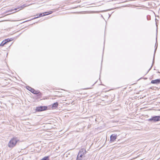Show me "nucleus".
<instances>
[{"label": "nucleus", "instance_id": "nucleus-1", "mask_svg": "<svg viewBox=\"0 0 160 160\" xmlns=\"http://www.w3.org/2000/svg\"><path fill=\"white\" fill-rule=\"evenodd\" d=\"M19 141V139L16 137H13L9 142L8 144V146L10 148H12L16 145V143Z\"/></svg>", "mask_w": 160, "mask_h": 160}, {"label": "nucleus", "instance_id": "nucleus-2", "mask_svg": "<svg viewBox=\"0 0 160 160\" xmlns=\"http://www.w3.org/2000/svg\"><path fill=\"white\" fill-rule=\"evenodd\" d=\"M86 153V151L85 149L82 148L80 150L78 155H79L80 157L82 158Z\"/></svg>", "mask_w": 160, "mask_h": 160}, {"label": "nucleus", "instance_id": "nucleus-3", "mask_svg": "<svg viewBox=\"0 0 160 160\" xmlns=\"http://www.w3.org/2000/svg\"><path fill=\"white\" fill-rule=\"evenodd\" d=\"M150 121H154L156 122L160 120V116H156L152 117L151 118L149 119Z\"/></svg>", "mask_w": 160, "mask_h": 160}, {"label": "nucleus", "instance_id": "nucleus-4", "mask_svg": "<svg viewBox=\"0 0 160 160\" xmlns=\"http://www.w3.org/2000/svg\"><path fill=\"white\" fill-rule=\"evenodd\" d=\"M47 108V107L46 106H40L37 107L36 108V110L38 111H42L46 110Z\"/></svg>", "mask_w": 160, "mask_h": 160}, {"label": "nucleus", "instance_id": "nucleus-5", "mask_svg": "<svg viewBox=\"0 0 160 160\" xmlns=\"http://www.w3.org/2000/svg\"><path fill=\"white\" fill-rule=\"evenodd\" d=\"M52 11H50L49 12H45L44 13H41L39 15H38V17L42 16H44L46 15H48L49 14H50L52 13Z\"/></svg>", "mask_w": 160, "mask_h": 160}, {"label": "nucleus", "instance_id": "nucleus-6", "mask_svg": "<svg viewBox=\"0 0 160 160\" xmlns=\"http://www.w3.org/2000/svg\"><path fill=\"white\" fill-rule=\"evenodd\" d=\"M117 135L115 134L112 135L110 136V141L112 142L114 141L117 138Z\"/></svg>", "mask_w": 160, "mask_h": 160}, {"label": "nucleus", "instance_id": "nucleus-7", "mask_svg": "<svg viewBox=\"0 0 160 160\" xmlns=\"http://www.w3.org/2000/svg\"><path fill=\"white\" fill-rule=\"evenodd\" d=\"M28 89L32 93L35 94H37L39 92L38 91H36L34 89L31 87H29V89Z\"/></svg>", "mask_w": 160, "mask_h": 160}, {"label": "nucleus", "instance_id": "nucleus-8", "mask_svg": "<svg viewBox=\"0 0 160 160\" xmlns=\"http://www.w3.org/2000/svg\"><path fill=\"white\" fill-rule=\"evenodd\" d=\"M151 83L153 84H158L160 83V79H157L152 80L151 81Z\"/></svg>", "mask_w": 160, "mask_h": 160}, {"label": "nucleus", "instance_id": "nucleus-9", "mask_svg": "<svg viewBox=\"0 0 160 160\" xmlns=\"http://www.w3.org/2000/svg\"><path fill=\"white\" fill-rule=\"evenodd\" d=\"M8 39H7V40H5V41H3L0 44V46H3L7 42H8L9 41H12V40H11L10 39L9 40H8Z\"/></svg>", "mask_w": 160, "mask_h": 160}, {"label": "nucleus", "instance_id": "nucleus-10", "mask_svg": "<svg viewBox=\"0 0 160 160\" xmlns=\"http://www.w3.org/2000/svg\"><path fill=\"white\" fill-rule=\"evenodd\" d=\"M27 6H28V5H26V4H24L23 5H22L20 7H18V8H16L14 9V10H17L18 9V8H20V10L22 9L24 7H25Z\"/></svg>", "mask_w": 160, "mask_h": 160}, {"label": "nucleus", "instance_id": "nucleus-11", "mask_svg": "<svg viewBox=\"0 0 160 160\" xmlns=\"http://www.w3.org/2000/svg\"><path fill=\"white\" fill-rule=\"evenodd\" d=\"M58 105V103L57 102L54 103L52 105V108H55L57 107Z\"/></svg>", "mask_w": 160, "mask_h": 160}, {"label": "nucleus", "instance_id": "nucleus-12", "mask_svg": "<svg viewBox=\"0 0 160 160\" xmlns=\"http://www.w3.org/2000/svg\"><path fill=\"white\" fill-rule=\"evenodd\" d=\"M82 158L80 157L79 155H78L77 157V160H82Z\"/></svg>", "mask_w": 160, "mask_h": 160}, {"label": "nucleus", "instance_id": "nucleus-13", "mask_svg": "<svg viewBox=\"0 0 160 160\" xmlns=\"http://www.w3.org/2000/svg\"><path fill=\"white\" fill-rule=\"evenodd\" d=\"M48 157H45L44 158H42L41 160H48Z\"/></svg>", "mask_w": 160, "mask_h": 160}, {"label": "nucleus", "instance_id": "nucleus-14", "mask_svg": "<svg viewBox=\"0 0 160 160\" xmlns=\"http://www.w3.org/2000/svg\"><path fill=\"white\" fill-rule=\"evenodd\" d=\"M36 16H37V17H34V18H33V19H34L37 18H38V14L36 15Z\"/></svg>", "mask_w": 160, "mask_h": 160}, {"label": "nucleus", "instance_id": "nucleus-15", "mask_svg": "<svg viewBox=\"0 0 160 160\" xmlns=\"http://www.w3.org/2000/svg\"><path fill=\"white\" fill-rule=\"evenodd\" d=\"M13 11V9H12V10H11L10 11V12H11V11Z\"/></svg>", "mask_w": 160, "mask_h": 160}, {"label": "nucleus", "instance_id": "nucleus-16", "mask_svg": "<svg viewBox=\"0 0 160 160\" xmlns=\"http://www.w3.org/2000/svg\"><path fill=\"white\" fill-rule=\"evenodd\" d=\"M154 57H153V60L154 59Z\"/></svg>", "mask_w": 160, "mask_h": 160}]
</instances>
